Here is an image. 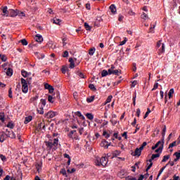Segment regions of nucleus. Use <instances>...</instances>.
<instances>
[{
    "mask_svg": "<svg viewBox=\"0 0 180 180\" xmlns=\"http://www.w3.org/2000/svg\"><path fill=\"white\" fill-rule=\"evenodd\" d=\"M21 84H22V91L23 94H27L29 91V86H27V82L26 79L24 78H21Z\"/></svg>",
    "mask_w": 180,
    "mask_h": 180,
    "instance_id": "nucleus-1",
    "label": "nucleus"
},
{
    "mask_svg": "<svg viewBox=\"0 0 180 180\" xmlns=\"http://www.w3.org/2000/svg\"><path fill=\"white\" fill-rule=\"evenodd\" d=\"M109 75H120L122 74V70H108Z\"/></svg>",
    "mask_w": 180,
    "mask_h": 180,
    "instance_id": "nucleus-2",
    "label": "nucleus"
},
{
    "mask_svg": "<svg viewBox=\"0 0 180 180\" xmlns=\"http://www.w3.org/2000/svg\"><path fill=\"white\" fill-rule=\"evenodd\" d=\"M131 155L134 157H140L141 155V150L136 148L134 152L131 153Z\"/></svg>",
    "mask_w": 180,
    "mask_h": 180,
    "instance_id": "nucleus-3",
    "label": "nucleus"
},
{
    "mask_svg": "<svg viewBox=\"0 0 180 180\" xmlns=\"http://www.w3.org/2000/svg\"><path fill=\"white\" fill-rule=\"evenodd\" d=\"M54 116H56V113L53 111H49L45 114V117H47L48 119H53Z\"/></svg>",
    "mask_w": 180,
    "mask_h": 180,
    "instance_id": "nucleus-4",
    "label": "nucleus"
},
{
    "mask_svg": "<svg viewBox=\"0 0 180 180\" xmlns=\"http://www.w3.org/2000/svg\"><path fill=\"white\" fill-rule=\"evenodd\" d=\"M46 129V125H44V122H40L38 124L37 127V130L38 131H40V130H45Z\"/></svg>",
    "mask_w": 180,
    "mask_h": 180,
    "instance_id": "nucleus-5",
    "label": "nucleus"
},
{
    "mask_svg": "<svg viewBox=\"0 0 180 180\" xmlns=\"http://www.w3.org/2000/svg\"><path fill=\"white\" fill-rule=\"evenodd\" d=\"M100 162L101 163V165L103 167H106V165H108V158H106V157H102L100 159Z\"/></svg>",
    "mask_w": 180,
    "mask_h": 180,
    "instance_id": "nucleus-6",
    "label": "nucleus"
},
{
    "mask_svg": "<svg viewBox=\"0 0 180 180\" xmlns=\"http://www.w3.org/2000/svg\"><path fill=\"white\" fill-rule=\"evenodd\" d=\"M164 53H165V44H162L161 48L158 49V56H161Z\"/></svg>",
    "mask_w": 180,
    "mask_h": 180,
    "instance_id": "nucleus-7",
    "label": "nucleus"
},
{
    "mask_svg": "<svg viewBox=\"0 0 180 180\" xmlns=\"http://www.w3.org/2000/svg\"><path fill=\"white\" fill-rule=\"evenodd\" d=\"M9 15L11 18H15V16H18V10H9Z\"/></svg>",
    "mask_w": 180,
    "mask_h": 180,
    "instance_id": "nucleus-8",
    "label": "nucleus"
},
{
    "mask_svg": "<svg viewBox=\"0 0 180 180\" xmlns=\"http://www.w3.org/2000/svg\"><path fill=\"white\" fill-rule=\"evenodd\" d=\"M34 40L37 43H41V41H43V37L41 35L37 34L34 37Z\"/></svg>",
    "mask_w": 180,
    "mask_h": 180,
    "instance_id": "nucleus-9",
    "label": "nucleus"
},
{
    "mask_svg": "<svg viewBox=\"0 0 180 180\" xmlns=\"http://www.w3.org/2000/svg\"><path fill=\"white\" fill-rule=\"evenodd\" d=\"M7 137H10V139H16V134H15L13 131H10L7 134Z\"/></svg>",
    "mask_w": 180,
    "mask_h": 180,
    "instance_id": "nucleus-10",
    "label": "nucleus"
},
{
    "mask_svg": "<svg viewBox=\"0 0 180 180\" xmlns=\"http://www.w3.org/2000/svg\"><path fill=\"white\" fill-rule=\"evenodd\" d=\"M6 75H8V77H12V75H13V70H12V68H8L6 70Z\"/></svg>",
    "mask_w": 180,
    "mask_h": 180,
    "instance_id": "nucleus-11",
    "label": "nucleus"
},
{
    "mask_svg": "<svg viewBox=\"0 0 180 180\" xmlns=\"http://www.w3.org/2000/svg\"><path fill=\"white\" fill-rule=\"evenodd\" d=\"M164 149V142L162 143V146H160L158 149L155 150V153H159L160 155L162 153V150Z\"/></svg>",
    "mask_w": 180,
    "mask_h": 180,
    "instance_id": "nucleus-12",
    "label": "nucleus"
},
{
    "mask_svg": "<svg viewBox=\"0 0 180 180\" xmlns=\"http://www.w3.org/2000/svg\"><path fill=\"white\" fill-rule=\"evenodd\" d=\"M45 144H46L47 148H49V150H51V148H53V147L54 146L53 145V142H51V141H45Z\"/></svg>",
    "mask_w": 180,
    "mask_h": 180,
    "instance_id": "nucleus-13",
    "label": "nucleus"
},
{
    "mask_svg": "<svg viewBox=\"0 0 180 180\" xmlns=\"http://www.w3.org/2000/svg\"><path fill=\"white\" fill-rule=\"evenodd\" d=\"M46 47H48V49H52L53 50V49H56V46H53V41H50L46 44Z\"/></svg>",
    "mask_w": 180,
    "mask_h": 180,
    "instance_id": "nucleus-14",
    "label": "nucleus"
},
{
    "mask_svg": "<svg viewBox=\"0 0 180 180\" xmlns=\"http://www.w3.org/2000/svg\"><path fill=\"white\" fill-rule=\"evenodd\" d=\"M34 54L37 57L38 60H41V59L43 60V58H44V54L43 53H40L39 52H34Z\"/></svg>",
    "mask_w": 180,
    "mask_h": 180,
    "instance_id": "nucleus-15",
    "label": "nucleus"
},
{
    "mask_svg": "<svg viewBox=\"0 0 180 180\" xmlns=\"http://www.w3.org/2000/svg\"><path fill=\"white\" fill-rule=\"evenodd\" d=\"M160 155V153L153 154L151 158L149 160V162H153V160H155V158H159Z\"/></svg>",
    "mask_w": 180,
    "mask_h": 180,
    "instance_id": "nucleus-16",
    "label": "nucleus"
},
{
    "mask_svg": "<svg viewBox=\"0 0 180 180\" xmlns=\"http://www.w3.org/2000/svg\"><path fill=\"white\" fill-rule=\"evenodd\" d=\"M33 120V117L32 116H28L26 117L24 121L25 124H27V123H30V122H32Z\"/></svg>",
    "mask_w": 180,
    "mask_h": 180,
    "instance_id": "nucleus-17",
    "label": "nucleus"
},
{
    "mask_svg": "<svg viewBox=\"0 0 180 180\" xmlns=\"http://www.w3.org/2000/svg\"><path fill=\"white\" fill-rule=\"evenodd\" d=\"M69 63H70V68H74L75 67V63L74 62V59H72V58H69Z\"/></svg>",
    "mask_w": 180,
    "mask_h": 180,
    "instance_id": "nucleus-18",
    "label": "nucleus"
},
{
    "mask_svg": "<svg viewBox=\"0 0 180 180\" xmlns=\"http://www.w3.org/2000/svg\"><path fill=\"white\" fill-rule=\"evenodd\" d=\"M3 13H4V16H8L9 11H8V6H4L3 8Z\"/></svg>",
    "mask_w": 180,
    "mask_h": 180,
    "instance_id": "nucleus-19",
    "label": "nucleus"
},
{
    "mask_svg": "<svg viewBox=\"0 0 180 180\" xmlns=\"http://www.w3.org/2000/svg\"><path fill=\"white\" fill-rule=\"evenodd\" d=\"M168 164H167L165 167H162L160 169V170L159 171V173L158 174V177L157 179L160 178V176H161V174H162V172H164V169H165V168H167Z\"/></svg>",
    "mask_w": 180,
    "mask_h": 180,
    "instance_id": "nucleus-20",
    "label": "nucleus"
},
{
    "mask_svg": "<svg viewBox=\"0 0 180 180\" xmlns=\"http://www.w3.org/2000/svg\"><path fill=\"white\" fill-rule=\"evenodd\" d=\"M110 11L112 13H116V6H115V4H111L110 6Z\"/></svg>",
    "mask_w": 180,
    "mask_h": 180,
    "instance_id": "nucleus-21",
    "label": "nucleus"
},
{
    "mask_svg": "<svg viewBox=\"0 0 180 180\" xmlns=\"http://www.w3.org/2000/svg\"><path fill=\"white\" fill-rule=\"evenodd\" d=\"M17 16H20V18H22L26 16V14L25 13V12L18 10Z\"/></svg>",
    "mask_w": 180,
    "mask_h": 180,
    "instance_id": "nucleus-22",
    "label": "nucleus"
},
{
    "mask_svg": "<svg viewBox=\"0 0 180 180\" xmlns=\"http://www.w3.org/2000/svg\"><path fill=\"white\" fill-rule=\"evenodd\" d=\"M6 127H8V129H13L15 127V124L13 123V121H10L7 124Z\"/></svg>",
    "mask_w": 180,
    "mask_h": 180,
    "instance_id": "nucleus-23",
    "label": "nucleus"
},
{
    "mask_svg": "<svg viewBox=\"0 0 180 180\" xmlns=\"http://www.w3.org/2000/svg\"><path fill=\"white\" fill-rule=\"evenodd\" d=\"M4 141H5V134L0 132V143H4Z\"/></svg>",
    "mask_w": 180,
    "mask_h": 180,
    "instance_id": "nucleus-24",
    "label": "nucleus"
},
{
    "mask_svg": "<svg viewBox=\"0 0 180 180\" xmlns=\"http://www.w3.org/2000/svg\"><path fill=\"white\" fill-rule=\"evenodd\" d=\"M21 75H22V77H24V78H26L27 77V75H30V72L29 73L27 71H25V70H22Z\"/></svg>",
    "mask_w": 180,
    "mask_h": 180,
    "instance_id": "nucleus-25",
    "label": "nucleus"
},
{
    "mask_svg": "<svg viewBox=\"0 0 180 180\" xmlns=\"http://www.w3.org/2000/svg\"><path fill=\"white\" fill-rule=\"evenodd\" d=\"M95 101V96H91L86 98V102L88 103H91V102H94Z\"/></svg>",
    "mask_w": 180,
    "mask_h": 180,
    "instance_id": "nucleus-26",
    "label": "nucleus"
},
{
    "mask_svg": "<svg viewBox=\"0 0 180 180\" xmlns=\"http://www.w3.org/2000/svg\"><path fill=\"white\" fill-rule=\"evenodd\" d=\"M109 75V70H103L101 72V77H107Z\"/></svg>",
    "mask_w": 180,
    "mask_h": 180,
    "instance_id": "nucleus-27",
    "label": "nucleus"
},
{
    "mask_svg": "<svg viewBox=\"0 0 180 180\" xmlns=\"http://www.w3.org/2000/svg\"><path fill=\"white\" fill-rule=\"evenodd\" d=\"M76 116H78L79 117H80L82 120H85V117H84V115H82V114L79 111L76 112Z\"/></svg>",
    "mask_w": 180,
    "mask_h": 180,
    "instance_id": "nucleus-28",
    "label": "nucleus"
},
{
    "mask_svg": "<svg viewBox=\"0 0 180 180\" xmlns=\"http://www.w3.org/2000/svg\"><path fill=\"white\" fill-rule=\"evenodd\" d=\"M37 111L38 112V113H39V115H44V110L43 106H41L39 108H38L37 110Z\"/></svg>",
    "mask_w": 180,
    "mask_h": 180,
    "instance_id": "nucleus-29",
    "label": "nucleus"
},
{
    "mask_svg": "<svg viewBox=\"0 0 180 180\" xmlns=\"http://www.w3.org/2000/svg\"><path fill=\"white\" fill-rule=\"evenodd\" d=\"M113 98L112 96H109L107 99L105 100V102L104 103V105H107V103H110V102H112V98Z\"/></svg>",
    "mask_w": 180,
    "mask_h": 180,
    "instance_id": "nucleus-30",
    "label": "nucleus"
},
{
    "mask_svg": "<svg viewBox=\"0 0 180 180\" xmlns=\"http://www.w3.org/2000/svg\"><path fill=\"white\" fill-rule=\"evenodd\" d=\"M0 120H1L2 123L5 122V112L0 113Z\"/></svg>",
    "mask_w": 180,
    "mask_h": 180,
    "instance_id": "nucleus-31",
    "label": "nucleus"
},
{
    "mask_svg": "<svg viewBox=\"0 0 180 180\" xmlns=\"http://www.w3.org/2000/svg\"><path fill=\"white\" fill-rule=\"evenodd\" d=\"M0 58L1 61H3L4 63H5L8 60V57H6V55H2V54H0Z\"/></svg>",
    "mask_w": 180,
    "mask_h": 180,
    "instance_id": "nucleus-32",
    "label": "nucleus"
},
{
    "mask_svg": "<svg viewBox=\"0 0 180 180\" xmlns=\"http://www.w3.org/2000/svg\"><path fill=\"white\" fill-rule=\"evenodd\" d=\"M74 133H77V130H72V131H71L68 134V137H69L70 139H74V137L72 136H74Z\"/></svg>",
    "mask_w": 180,
    "mask_h": 180,
    "instance_id": "nucleus-33",
    "label": "nucleus"
},
{
    "mask_svg": "<svg viewBox=\"0 0 180 180\" xmlns=\"http://www.w3.org/2000/svg\"><path fill=\"white\" fill-rule=\"evenodd\" d=\"M86 116L89 120H94V115L92 113H86Z\"/></svg>",
    "mask_w": 180,
    "mask_h": 180,
    "instance_id": "nucleus-34",
    "label": "nucleus"
},
{
    "mask_svg": "<svg viewBox=\"0 0 180 180\" xmlns=\"http://www.w3.org/2000/svg\"><path fill=\"white\" fill-rule=\"evenodd\" d=\"M60 22H61V20H60L58 18L53 19V23H54L55 25H60Z\"/></svg>",
    "mask_w": 180,
    "mask_h": 180,
    "instance_id": "nucleus-35",
    "label": "nucleus"
},
{
    "mask_svg": "<svg viewBox=\"0 0 180 180\" xmlns=\"http://www.w3.org/2000/svg\"><path fill=\"white\" fill-rule=\"evenodd\" d=\"M108 144V141L103 139V141H101V147H105V148H106V145Z\"/></svg>",
    "mask_w": 180,
    "mask_h": 180,
    "instance_id": "nucleus-36",
    "label": "nucleus"
},
{
    "mask_svg": "<svg viewBox=\"0 0 180 180\" xmlns=\"http://www.w3.org/2000/svg\"><path fill=\"white\" fill-rule=\"evenodd\" d=\"M20 43H22V46H27L28 43L26 39H22L20 41Z\"/></svg>",
    "mask_w": 180,
    "mask_h": 180,
    "instance_id": "nucleus-37",
    "label": "nucleus"
},
{
    "mask_svg": "<svg viewBox=\"0 0 180 180\" xmlns=\"http://www.w3.org/2000/svg\"><path fill=\"white\" fill-rule=\"evenodd\" d=\"M84 27L86 30H89V31H91V29H92V27L87 22L84 23Z\"/></svg>",
    "mask_w": 180,
    "mask_h": 180,
    "instance_id": "nucleus-38",
    "label": "nucleus"
},
{
    "mask_svg": "<svg viewBox=\"0 0 180 180\" xmlns=\"http://www.w3.org/2000/svg\"><path fill=\"white\" fill-rule=\"evenodd\" d=\"M103 136H104L105 139H109V137H110V134H108L106 131H103Z\"/></svg>",
    "mask_w": 180,
    "mask_h": 180,
    "instance_id": "nucleus-39",
    "label": "nucleus"
},
{
    "mask_svg": "<svg viewBox=\"0 0 180 180\" xmlns=\"http://www.w3.org/2000/svg\"><path fill=\"white\" fill-rule=\"evenodd\" d=\"M150 113H151V110H150V108H148L147 112L143 117V119H146V117H148V115H150Z\"/></svg>",
    "mask_w": 180,
    "mask_h": 180,
    "instance_id": "nucleus-40",
    "label": "nucleus"
},
{
    "mask_svg": "<svg viewBox=\"0 0 180 180\" xmlns=\"http://www.w3.org/2000/svg\"><path fill=\"white\" fill-rule=\"evenodd\" d=\"M167 160H169V155H165L162 160V162H166Z\"/></svg>",
    "mask_w": 180,
    "mask_h": 180,
    "instance_id": "nucleus-41",
    "label": "nucleus"
},
{
    "mask_svg": "<svg viewBox=\"0 0 180 180\" xmlns=\"http://www.w3.org/2000/svg\"><path fill=\"white\" fill-rule=\"evenodd\" d=\"M89 88L90 89H91V91H96V88L95 87V85L92 84H90L89 85Z\"/></svg>",
    "mask_w": 180,
    "mask_h": 180,
    "instance_id": "nucleus-42",
    "label": "nucleus"
},
{
    "mask_svg": "<svg viewBox=\"0 0 180 180\" xmlns=\"http://www.w3.org/2000/svg\"><path fill=\"white\" fill-rule=\"evenodd\" d=\"M68 70V68H67L66 66H63L61 69V72L63 74H65V72H67Z\"/></svg>",
    "mask_w": 180,
    "mask_h": 180,
    "instance_id": "nucleus-43",
    "label": "nucleus"
},
{
    "mask_svg": "<svg viewBox=\"0 0 180 180\" xmlns=\"http://www.w3.org/2000/svg\"><path fill=\"white\" fill-rule=\"evenodd\" d=\"M52 144L55 147H57V146H58V139H53V143H52Z\"/></svg>",
    "mask_w": 180,
    "mask_h": 180,
    "instance_id": "nucleus-44",
    "label": "nucleus"
},
{
    "mask_svg": "<svg viewBox=\"0 0 180 180\" xmlns=\"http://www.w3.org/2000/svg\"><path fill=\"white\" fill-rule=\"evenodd\" d=\"M174 94V89H171L169 91V98L171 99L172 98V94Z\"/></svg>",
    "mask_w": 180,
    "mask_h": 180,
    "instance_id": "nucleus-45",
    "label": "nucleus"
},
{
    "mask_svg": "<svg viewBox=\"0 0 180 180\" xmlns=\"http://www.w3.org/2000/svg\"><path fill=\"white\" fill-rule=\"evenodd\" d=\"M37 99H39V96L38 95H37L34 97H32L30 98V102H34L35 101H37Z\"/></svg>",
    "mask_w": 180,
    "mask_h": 180,
    "instance_id": "nucleus-46",
    "label": "nucleus"
},
{
    "mask_svg": "<svg viewBox=\"0 0 180 180\" xmlns=\"http://www.w3.org/2000/svg\"><path fill=\"white\" fill-rule=\"evenodd\" d=\"M95 50H96L95 48H92V49H89V56H92L93 54H94Z\"/></svg>",
    "mask_w": 180,
    "mask_h": 180,
    "instance_id": "nucleus-47",
    "label": "nucleus"
},
{
    "mask_svg": "<svg viewBox=\"0 0 180 180\" xmlns=\"http://www.w3.org/2000/svg\"><path fill=\"white\" fill-rule=\"evenodd\" d=\"M0 158L4 162H6V157L2 154L0 155Z\"/></svg>",
    "mask_w": 180,
    "mask_h": 180,
    "instance_id": "nucleus-48",
    "label": "nucleus"
},
{
    "mask_svg": "<svg viewBox=\"0 0 180 180\" xmlns=\"http://www.w3.org/2000/svg\"><path fill=\"white\" fill-rule=\"evenodd\" d=\"M120 150H115L114 153H113V157H117V155H120Z\"/></svg>",
    "mask_w": 180,
    "mask_h": 180,
    "instance_id": "nucleus-49",
    "label": "nucleus"
},
{
    "mask_svg": "<svg viewBox=\"0 0 180 180\" xmlns=\"http://www.w3.org/2000/svg\"><path fill=\"white\" fill-rule=\"evenodd\" d=\"M176 141H174L173 143L169 145V148H172V147H176Z\"/></svg>",
    "mask_w": 180,
    "mask_h": 180,
    "instance_id": "nucleus-50",
    "label": "nucleus"
},
{
    "mask_svg": "<svg viewBox=\"0 0 180 180\" xmlns=\"http://www.w3.org/2000/svg\"><path fill=\"white\" fill-rule=\"evenodd\" d=\"M48 101L50 102V103H54V101H53V96H48Z\"/></svg>",
    "mask_w": 180,
    "mask_h": 180,
    "instance_id": "nucleus-51",
    "label": "nucleus"
},
{
    "mask_svg": "<svg viewBox=\"0 0 180 180\" xmlns=\"http://www.w3.org/2000/svg\"><path fill=\"white\" fill-rule=\"evenodd\" d=\"M137 84H139L137 80H134V82H132L131 87L134 88V86H136L137 85Z\"/></svg>",
    "mask_w": 180,
    "mask_h": 180,
    "instance_id": "nucleus-52",
    "label": "nucleus"
},
{
    "mask_svg": "<svg viewBox=\"0 0 180 180\" xmlns=\"http://www.w3.org/2000/svg\"><path fill=\"white\" fill-rule=\"evenodd\" d=\"M36 169H37V172H40V169H41V165H40L39 164H37V165H36Z\"/></svg>",
    "mask_w": 180,
    "mask_h": 180,
    "instance_id": "nucleus-53",
    "label": "nucleus"
},
{
    "mask_svg": "<svg viewBox=\"0 0 180 180\" xmlns=\"http://www.w3.org/2000/svg\"><path fill=\"white\" fill-rule=\"evenodd\" d=\"M60 174H62L63 176H67V171L64 168L61 169Z\"/></svg>",
    "mask_w": 180,
    "mask_h": 180,
    "instance_id": "nucleus-54",
    "label": "nucleus"
},
{
    "mask_svg": "<svg viewBox=\"0 0 180 180\" xmlns=\"http://www.w3.org/2000/svg\"><path fill=\"white\" fill-rule=\"evenodd\" d=\"M8 98H13V96H12V88H10L8 90Z\"/></svg>",
    "mask_w": 180,
    "mask_h": 180,
    "instance_id": "nucleus-55",
    "label": "nucleus"
},
{
    "mask_svg": "<svg viewBox=\"0 0 180 180\" xmlns=\"http://www.w3.org/2000/svg\"><path fill=\"white\" fill-rule=\"evenodd\" d=\"M127 41V38H124V39L120 43V46H124V44H126Z\"/></svg>",
    "mask_w": 180,
    "mask_h": 180,
    "instance_id": "nucleus-56",
    "label": "nucleus"
},
{
    "mask_svg": "<svg viewBox=\"0 0 180 180\" xmlns=\"http://www.w3.org/2000/svg\"><path fill=\"white\" fill-rule=\"evenodd\" d=\"M77 75L80 77V78H85V75H84V73L81 72H77Z\"/></svg>",
    "mask_w": 180,
    "mask_h": 180,
    "instance_id": "nucleus-57",
    "label": "nucleus"
},
{
    "mask_svg": "<svg viewBox=\"0 0 180 180\" xmlns=\"http://www.w3.org/2000/svg\"><path fill=\"white\" fill-rule=\"evenodd\" d=\"M136 94L135 93L134 95L133 96V104L134 106H136Z\"/></svg>",
    "mask_w": 180,
    "mask_h": 180,
    "instance_id": "nucleus-58",
    "label": "nucleus"
},
{
    "mask_svg": "<svg viewBox=\"0 0 180 180\" xmlns=\"http://www.w3.org/2000/svg\"><path fill=\"white\" fill-rule=\"evenodd\" d=\"M162 46V44L161 43V40L158 41L157 45H156V49H160Z\"/></svg>",
    "mask_w": 180,
    "mask_h": 180,
    "instance_id": "nucleus-59",
    "label": "nucleus"
},
{
    "mask_svg": "<svg viewBox=\"0 0 180 180\" xmlns=\"http://www.w3.org/2000/svg\"><path fill=\"white\" fill-rule=\"evenodd\" d=\"M49 94H53V92H54V87H53V86H51V87H49V89H48Z\"/></svg>",
    "mask_w": 180,
    "mask_h": 180,
    "instance_id": "nucleus-60",
    "label": "nucleus"
},
{
    "mask_svg": "<svg viewBox=\"0 0 180 180\" xmlns=\"http://www.w3.org/2000/svg\"><path fill=\"white\" fill-rule=\"evenodd\" d=\"M174 155L176 156V158H177V160H180V153L176 152L174 153Z\"/></svg>",
    "mask_w": 180,
    "mask_h": 180,
    "instance_id": "nucleus-61",
    "label": "nucleus"
},
{
    "mask_svg": "<svg viewBox=\"0 0 180 180\" xmlns=\"http://www.w3.org/2000/svg\"><path fill=\"white\" fill-rule=\"evenodd\" d=\"M62 57H63L64 58H67V57H68V52L67 51H64Z\"/></svg>",
    "mask_w": 180,
    "mask_h": 180,
    "instance_id": "nucleus-62",
    "label": "nucleus"
},
{
    "mask_svg": "<svg viewBox=\"0 0 180 180\" xmlns=\"http://www.w3.org/2000/svg\"><path fill=\"white\" fill-rule=\"evenodd\" d=\"M158 88V83H155L153 88L152 89V91H155Z\"/></svg>",
    "mask_w": 180,
    "mask_h": 180,
    "instance_id": "nucleus-63",
    "label": "nucleus"
},
{
    "mask_svg": "<svg viewBox=\"0 0 180 180\" xmlns=\"http://www.w3.org/2000/svg\"><path fill=\"white\" fill-rule=\"evenodd\" d=\"M128 180H137L136 177H132L131 176H127Z\"/></svg>",
    "mask_w": 180,
    "mask_h": 180,
    "instance_id": "nucleus-64",
    "label": "nucleus"
}]
</instances>
